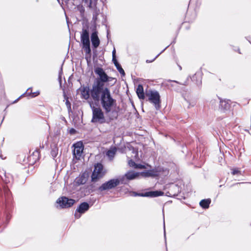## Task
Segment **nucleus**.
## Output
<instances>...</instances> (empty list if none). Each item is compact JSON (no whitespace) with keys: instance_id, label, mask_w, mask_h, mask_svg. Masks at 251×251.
I'll return each mask as SVG.
<instances>
[{"instance_id":"15","label":"nucleus","mask_w":251,"mask_h":251,"mask_svg":"<svg viewBox=\"0 0 251 251\" xmlns=\"http://www.w3.org/2000/svg\"><path fill=\"white\" fill-rule=\"evenodd\" d=\"M126 176L127 177L128 181L138 178L140 176V173L135 172L133 171L127 172L126 174Z\"/></svg>"},{"instance_id":"5","label":"nucleus","mask_w":251,"mask_h":251,"mask_svg":"<svg viewBox=\"0 0 251 251\" xmlns=\"http://www.w3.org/2000/svg\"><path fill=\"white\" fill-rule=\"evenodd\" d=\"M106 174V171L103 169V165L100 163H97L94 166V170L91 176L92 181H96L102 178Z\"/></svg>"},{"instance_id":"9","label":"nucleus","mask_w":251,"mask_h":251,"mask_svg":"<svg viewBox=\"0 0 251 251\" xmlns=\"http://www.w3.org/2000/svg\"><path fill=\"white\" fill-rule=\"evenodd\" d=\"M73 147H74L73 151L74 156L76 159H79L84 149V146L82 142H77L73 145Z\"/></svg>"},{"instance_id":"32","label":"nucleus","mask_w":251,"mask_h":251,"mask_svg":"<svg viewBox=\"0 0 251 251\" xmlns=\"http://www.w3.org/2000/svg\"><path fill=\"white\" fill-rule=\"evenodd\" d=\"M144 168H145V166L141 165V164H136V165L135 166V169H144Z\"/></svg>"},{"instance_id":"23","label":"nucleus","mask_w":251,"mask_h":251,"mask_svg":"<svg viewBox=\"0 0 251 251\" xmlns=\"http://www.w3.org/2000/svg\"><path fill=\"white\" fill-rule=\"evenodd\" d=\"M31 89V88H28L27 91L25 92V93H24L23 95H21V97H22L24 95H26L27 96H31V98L35 97L36 96H38L39 94V92L37 91L34 93H32L31 91L29 92V91Z\"/></svg>"},{"instance_id":"37","label":"nucleus","mask_w":251,"mask_h":251,"mask_svg":"<svg viewBox=\"0 0 251 251\" xmlns=\"http://www.w3.org/2000/svg\"><path fill=\"white\" fill-rule=\"evenodd\" d=\"M2 177V179L3 180V181L5 182V183H8V182H9V180H7L6 179H5L4 180L2 177Z\"/></svg>"},{"instance_id":"22","label":"nucleus","mask_w":251,"mask_h":251,"mask_svg":"<svg viewBox=\"0 0 251 251\" xmlns=\"http://www.w3.org/2000/svg\"><path fill=\"white\" fill-rule=\"evenodd\" d=\"M210 200L209 199L203 200L200 202V205L203 208H207L210 203Z\"/></svg>"},{"instance_id":"7","label":"nucleus","mask_w":251,"mask_h":251,"mask_svg":"<svg viewBox=\"0 0 251 251\" xmlns=\"http://www.w3.org/2000/svg\"><path fill=\"white\" fill-rule=\"evenodd\" d=\"M61 208H68L72 206L75 202V200L69 199L66 197H61L56 201Z\"/></svg>"},{"instance_id":"30","label":"nucleus","mask_w":251,"mask_h":251,"mask_svg":"<svg viewBox=\"0 0 251 251\" xmlns=\"http://www.w3.org/2000/svg\"><path fill=\"white\" fill-rule=\"evenodd\" d=\"M128 164L130 167L135 168L136 163H135V162L133 161L132 159H130V160L128 161Z\"/></svg>"},{"instance_id":"24","label":"nucleus","mask_w":251,"mask_h":251,"mask_svg":"<svg viewBox=\"0 0 251 251\" xmlns=\"http://www.w3.org/2000/svg\"><path fill=\"white\" fill-rule=\"evenodd\" d=\"M63 96L64 99L66 100L65 104L67 107L68 112H70V111H71V103L69 100V98L65 93L64 94Z\"/></svg>"},{"instance_id":"40","label":"nucleus","mask_w":251,"mask_h":251,"mask_svg":"<svg viewBox=\"0 0 251 251\" xmlns=\"http://www.w3.org/2000/svg\"><path fill=\"white\" fill-rule=\"evenodd\" d=\"M20 97H19L18 99H17V100L14 101V102H16V101H17L19 100V99H20Z\"/></svg>"},{"instance_id":"42","label":"nucleus","mask_w":251,"mask_h":251,"mask_svg":"<svg viewBox=\"0 0 251 251\" xmlns=\"http://www.w3.org/2000/svg\"><path fill=\"white\" fill-rule=\"evenodd\" d=\"M156 58H157V56H156L154 57V59H153V60H154V59H155Z\"/></svg>"},{"instance_id":"31","label":"nucleus","mask_w":251,"mask_h":251,"mask_svg":"<svg viewBox=\"0 0 251 251\" xmlns=\"http://www.w3.org/2000/svg\"><path fill=\"white\" fill-rule=\"evenodd\" d=\"M232 174L235 175L236 174H241V172L237 169H232Z\"/></svg>"},{"instance_id":"6","label":"nucleus","mask_w":251,"mask_h":251,"mask_svg":"<svg viewBox=\"0 0 251 251\" xmlns=\"http://www.w3.org/2000/svg\"><path fill=\"white\" fill-rule=\"evenodd\" d=\"M119 185V181L117 179L113 178L102 184L98 190L100 191H107L116 188Z\"/></svg>"},{"instance_id":"43","label":"nucleus","mask_w":251,"mask_h":251,"mask_svg":"<svg viewBox=\"0 0 251 251\" xmlns=\"http://www.w3.org/2000/svg\"><path fill=\"white\" fill-rule=\"evenodd\" d=\"M59 79H60V82H61V78H60V76L59 77Z\"/></svg>"},{"instance_id":"38","label":"nucleus","mask_w":251,"mask_h":251,"mask_svg":"<svg viewBox=\"0 0 251 251\" xmlns=\"http://www.w3.org/2000/svg\"><path fill=\"white\" fill-rule=\"evenodd\" d=\"M109 30H107V39H109Z\"/></svg>"},{"instance_id":"3","label":"nucleus","mask_w":251,"mask_h":251,"mask_svg":"<svg viewBox=\"0 0 251 251\" xmlns=\"http://www.w3.org/2000/svg\"><path fill=\"white\" fill-rule=\"evenodd\" d=\"M80 40L82 45V49L85 52L86 55H91V50L90 48V42L89 39V28L87 26L83 27L80 34Z\"/></svg>"},{"instance_id":"25","label":"nucleus","mask_w":251,"mask_h":251,"mask_svg":"<svg viewBox=\"0 0 251 251\" xmlns=\"http://www.w3.org/2000/svg\"><path fill=\"white\" fill-rule=\"evenodd\" d=\"M58 148L56 146H54L51 148L50 154L53 159H54L57 156L58 154Z\"/></svg>"},{"instance_id":"36","label":"nucleus","mask_w":251,"mask_h":251,"mask_svg":"<svg viewBox=\"0 0 251 251\" xmlns=\"http://www.w3.org/2000/svg\"><path fill=\"white\" fill-rule=\"evenodd\" d=\"M75 129L72 128L70 130V133H72V134H73L75 132Z\"/></svg>"},{"instance_id":"39","label":"nucleus","mask_w":251,"mask_h":251,"mask_svg":"<svg viewBox=\"0 0 251 251\" xmlns=\"http://www.w3.org/2000/svg\"><path fill=\"white\" fill-rule=\"evenodd\" d=\"M152 61H149L148 60H147L146 62H151Z\"/></svg>"},{"instance_id":"20","label":"nucleus","mask_w":251,"mask_h":251,"mask_svg":"<svg viewBox=\"0 0 251 251\" xmlns=\"http://www.w3.org/2000/svg\"><path fill=\"white\" fill-rule=\"evenodd\" d=\"M119 181V185L121 184H126L128 183V180L127 179V177L126 176V174L123 176H119V178H116Z\"/></svg>"},{"instance_id":"8","label":"nucleus","mask_w":251,"mask_h":251,"mask_svg":"<svg viewBox=\"0 0 251 251\" xmlns=\"http://www.w3.org/2000/svg\"><path fill=\"white\" fill-rule=\"evenodd\" d=\"M95 80H94L91 89L87 86L81 87L79 89V90L81 92V98L86 100H88L90 97L92 98V90L95 86Z\"/></svg>"},{"instance_id":"34","label":"nucleus","mask_w":251,"mask_h":251,"mask_svg":"<svg viewBox=\"0 0 251 251\" xmlns=\"http://www.w3.org/2000/svg\"><path fill=\"white\" fill-rule=\"evenodd\" d=\"M116 56V50L114 48L112 51V57Z\"/></svg>"},{"instance_id":"12","label":"nucleus","mask_w":251,"mask_h":251,"mask_svg":"<svg viewBox=\"0 0 251 251\" xmlns=\"http://www.w3.org/2000/svg\"><path fill=\"white\" fill-rule=\"evenodd\" d=\"M146 95L148 98V100L157 109V91L149 90L146 91Z\"/></svg>"},{"instance_id":"11","label":"nucleus","mask_w":251,"mask_h":251,"mask_svg":"<svg viewBox=\"0 0 251 251\" xmlns=\"http://www.w3.org/2000/svg\"><path fill=\"white\" fill-rule=\"evenodd\" d=\"M92 28V33L91 35V41L93 47L94 49H97L100 45V41L98 36V32L96 28V26L94 25Z\"/></svg>"},{"instance_id":"26","label":"nucleus","mask_w":251,"mask_h":251,"mask_svg":"<svg viewBox=\"0 0 251 251\" xmlns=\"http://www.w3.org/2000/svg\"><path fill=\"white\" fill-rule=\"evenodd\" d=\"M97 0H89V7L90 8H91L92 9H94L95 8H97L96 5H97Z\"/></svg>"},{"instance_id":"10","label":"nucleus","mask_w":251,"mask_h":251,"mask_svg":"<svg viewBox=\"0 0 251 251\" xmlns=\"http://www.w3.org/2000/svg\"><path fill=\"white\" fill-rule=\"evenodd\" d=\"M89 204L86 202H83L80 203L77 208L76 209L75 213V217L79 219L82 214L84 213L89 208Z\"/></svg>"},{"instance_id":"35","label":"nucleus","mask_w":251,"mask_h":251,"mask_svg":"<svg viewBox=\"0 0 251 251\" xmlns=\"http://www.w3.org/2000/svg\"><path fill=\"white\" fill-rule=\"evenodd\" d=\"M163 195V192H162L161 191H158V196H162Z\"/></svg>"},{"instance_id":"1","label":"nucleus","mask_w":251,"mask_h":251,"mask_svg":"<svg viewBox=\"0 0 251 251\" xmlns=\"http://www.w3.org/2000/svg\"><path fill=\"white\" fill-rule=\"evenodd\" d=\"M92 99L95 101H100L101 106L106 115L112 113V115L109 116V121L116 119L118 112L113 110L116 105V100L113 98L110 91L107 87L100 89L94 87L92 90Z\"/></svg>"},{"instance_id":"19","label":"nucleus","mask_w":251,"mask_h":251,"mask_svg":"<svg viewBox=\"0 0 251 251\" xmlns=\"http://www.w3.org/2000/svg\"><path fill=\"white\" fill-rule=\"evenodd\" d=\"M116 151L117 148L115 147H113L110 148V149L106 152V154L109 159L112 160L114 158Z\"/></svg>"},{"instance_id":"17","label":"nucleus","mask_w":251,"mask_h":251,"mask_svg":"<svg viewBox=\"0 0 251 251\" xmlns=\"http://www.w3.org/2000/svg\"><path fill=\"white\" fill-rule=\"evenodd\" d=\"M136 93L140 99L144 100L145 99V94L144 92L143 87L142 85L139 84L136 89Z\"/></svg>"},{"instance_id":"41","label":"nucleus","mask_w":251,"mask_h":251,"mask_svg":"<svg viewBox=\"0 0 251 251\" xmlns=\"http://www.w3.org/2000/svg\"><path fill=\"white\" fill-rule=\"evenodd\" d=\"M157 100H158V103H159V95H158V99H157Z\"/></svg>"},{"instance_id":"18","label":"nucleus","mask_w":251,"mask_h":251,"mask_svg":"<svg viewBox=\"0 0 251 251\" xmlns=\"http://www.w3.org/2000/svg\"><path fill=\"white\" fill-rule=\"evenodd\" d=\"M39 159V152L38 150L34 151L32 154L29 157L30 161H32V162H36Z\"/></svg>"},{"instance_id":"2","label":"nucleus","mask_w":251,"mask_h":251,"mask_svg":"<svg viewBox=\"0 0 251 251\" xmlns=\"http://www.w3.org/2000/svg\"><path fill=\"white\" fill-rule=\"evenodd\" d=\"M94 72L99 77L96 78L95 80V88L105 89V83L108 82L112 80H116L115 78L108 76L103 69L101 67H97L95 68Z\"/></svg>"},{"instance_id":"33","label":"nucleus","mask_w":251,"mask_h":251,"mask_svg":"<svg viewBox=\"0 0 251 251\" xmlns=\"http://www.w3.org/2000/svg\"><path fill=\"white\" fill-rule=\"evenodd\" d=\"M112 61L113 63L114 64L115 66L116 65H118L119 64L117 59L116 56L112 57Z\"/></svg>"},{"instance_id":"29","label":"nucleus","mask_w":251,"mask_h":251,"mask_svg":"<svg viewBox=\"0 0 251 251\" xmlns=\"http://www.w3.org/2000/svg\"><path fill=\"white\" fill-rule=\"evenodd\" d=\"M140 176H141L144 177H149V176H152V173L151 171H147L140 173Z\"/></svg>"},{"instance_id":"14","label":"nucleus","mask_w":251,"mask_h":251,"mask_svg":"<svg viewBox=\"0 0 251 251\" xmlns=\"http://www.w3.org/2000/svg\"><path fill=\"white\" fill-rule=\"evenodd\" d=\"M169 174V170L167 168L161 166L158 167V180L163 179Z\"/></svg>"},{"instance_id":"21","label":"nucleus","mask_w":251,"mask_h":251,"mask_svg":"<svg viewBox=\"0 0 251 251\" xmlns=\"http://www.w3.org/2000/svg\"><path fill=\"white\" fill-rule=\"evenodd\" d=\"M220 107L224 111H225L226 110L229 109L230 107V104L226 100H221Z\"/></svg>"},{"instance_id":"4","label":"nucleus","mask_w":251,"mask_h":251,"mask_svg":"<svg viewBox=\"0 0 251 251\" xmlns=\"http://www.w3.org/2000/svg\"><path fill=\"white\" fill-rule=\"evenodd\" d=\"M90 107L92 111L91 122L100 124H103L106 123V119L102 109L100 107H95L91 103L90 104Z\"/></svg>"},{"instance_id":"27","label":"nucleus","mask_w":251,"mask_h":251,"mask_svg":"<svg viewBox=\"0 0 251 251\" xmlns=\"http://www.w3.org/2000/svg\"><path fill=\"white\" fill-rule=\"evenodd\" d=\"M117 69L119 71V72L120 73V74L122 75V76H124L125 75V73L124 70V69L122 68L121 65L119 63L118 65H115Z\"/></svg>"},{"instance_id":"28","label":"nucleus","mask_w":251,"mask_h":251,"mask_svg":"<svg viewBox=\"0 0 251 251\" xmlns=\"http://www.w3.org/2000/svg\"><path fill=\"white\" fill-rule=\"evenodd\" d=\"M94 11L93 14V20L96 22L98 19V16L99 14V10H97V8L93 9Z\"/></svg>"},{"instance_id":"16","label":"nucleus","mask_w":251,"mask_h":251,"mask_svg":"<svg viewBox=\"0 0 251 251\" xmlns=\"http://www.w3.org/2000/svg\"><path fill=\"white\" fill-rule=\"evenodd\" d=\"M135 196L155 198L157 197V191H149L145 193H135Z\"/></svg>"},{"instance_id":"13","label":"nucleus","mask_w":251,"mask_h":251,"mask_svg":"<svg viewBox=\"0 0 251 251\" xmlns=\"http://www.w3.org/2000/svg\"><path fill=\"white\" fill-rule=\"evenodd\" d=\"M89 175L86 172L81 173L78 176H77L75 180V182L77 185H80L85 184L88 178Z\"/></svg>"}]
</instances>
